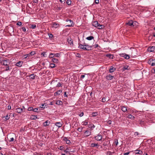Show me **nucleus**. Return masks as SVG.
I'll list each match as a JSON object with an SVG mask.
<instances>
[{
	"label": "nucleus",
	"mask_w": 155,
	"mask_h": 155,
	"mask_svg": "<svg viewBox=\"0 0 155 155\" xmlns=\"http://www.w3.org/2000/svg\"><path fill=\"white\" fill-rule=\"evenodd\" d=\"M92 25L93 26L95 27H101V28H98L99 29H102L103 28L102 27H104V26L102 25H101L100 24L98 23V22L97 21H95L92 22Z\"/></svg>",
	"instance_id": "1"
},
{
	"label": "nucleus",
	"mask_w": 155,
	"mask_h": 155,
	"mask_svg": "<svg viewBox=\"0 0 155 155\" xmlns=\"http://www.w3.org/2000/svg\"><path fill=\"white\" fill-rule=\"evenodd\" d=\"M16 111L18 113H21L23 111H25V109L24 106H23L21 107H19L16 109Z\"/></svg>",
	"instance_id": "2"
},
{
	"label": "nucleus",
	"mask_w": 155,
	"mask_h": 155,
	"mask_svg": "<svg viewBox=\"0 0 155 155\" xmlns=\"http://www.w3.org/2000/svg\"><path fill=\"white\" fill-rule=\"evenodd\" d=\"M1 63L4 65L8 66L10 64L8 60H3L1 62Z\"/></svg>",
	"instance_id": "3"
},
{
	"label": "nucleus",
	"mask_w": 155,
	"mask_h": 155,
	"mask_svg": "<svg viewBox=\"0 0 155 155\" xmlns=\"http://www.w3.org/2000/svg\"><path fill=\"white\" fill-rule=\"evenodd\" d=\"M148 64L152 66H155V59L153 58L150 59L148 62Z\"/></svg>",
	"instance_id": "4"
},
{
	"label": "nucleus",
	"mask_w": 155,
	"mask_h": 155,
	"mask_svg": "<svg viewBox=\"0 0 155 155\" xmlns=\"http://www.w3.org/2000/svg\"><path fill=\"white\" fill-rule=\"evenodd\" d=\"M137 23V22L136 21L133 22L132 20H130L126 24L131 26H134V24L136 25Z\"/></svg>",
	"instance_id": "5"
},
{
	"label": "nucleus",
	"mask_w": 155,
	"mask_h": 155,
	"mask_svg": "<svg viewBox=\"0 0 155 155\" xmlns=\"http://www.w3.org/2000/svg\"><path fill=\"white\" fill-rule=\"evenodd\" d=\"M102 135L100 134H98L97 136L94 137V138L96 140L100 141L102 140Z\"/></svg>",
	"instance_id": "6"
},
{
	"label": "nucleus",
	"mask_w": 155,
	"mask_h": 155,
	"mask_svg": "<svg viewBox=\"0 0 155 155\" xmlns=\"http://www.w3.org/2000/svg\"><path fill=\"white\" fill-rule=\"evenodd\" d=\"M78 48L83 50H86V48L85 47V43H84L83 45L80 43L78 44Z\"/></svg>",
	"instance_id": "7"
},
{
	"label": "nucleus",
	"mask_w": 155,
	"mask_h": 155,
	"mask_svg": "<svg viewBox=\"0 0 155 155\" xmlns=\"http://www.w3.org/2000/svg\"><path fill=\"white\" fill-rule=\"evenodd\" d=\"M147 50L148 51L150 52H154L155 51V46H153L149 47L147 49Z\"/></svg>",
	"instance_id": "8"
},
{
	"label": "nucleus",
	"mask_w": 155,
	"mask_h": 155,
	"mask_svg": "<svg viewBox=\"0 0 155 155\" xmlns=\"http://www.w3.org/2000/svg\"><path fill=\"white\" fill-rule=\"evenodd\" d=\"M134 153L135 155L139 154L141 155L143 153L140 150H134Z\"/></svg>",
	"instance_id": "9"
},
{
	"label": "nucleus",
	"mask_w": 155,
	"mask_h": 155,
	"mask_svg": "<svg viewBox=\"0 0 155 155\" xmlns=\"http://www.w3.org/2000/svg\"><path fill=\"white\" fill-rule=\"evenodd\" d=\"M114 77L113 76H112L111 74H109L107 75L106 77V78L107 80H112Z\"/></svg>",
	"instance_id": "10"
},
{
	"label": "nucleus",
	"mask_w": 155,
	"mask_h": 155,
	"mask_svg": "<svg viewBox=\"0 0 155 155\" xmlns=\"http://www.w3.org/2000/svg\"><path fill=\"white\" fill-rule=\"evenodd\" d=\"M91 134V132L89 130H86L84 132V137H87Z\"/></svg>",
	"instance_id": "11"
},
{
	"label": "nucleus",
	"mask_w": 155,
	"mask_h": 155,
	"mask_svg": "<svg viewBox=\"0 0 155 155\" xmlns=\"http://www.w3.org/2000/svg\"><path fill=\"white\" fill-rule=\"evenodd\" d=\"M63 140L66 142L67 144H70L71 143L70 141L68 139L67 137H64L63 138Z\"/></svg>",
	"instance_id": "12"
},
{
	"label": "nucleus",
	"mask_w": 155,
	"mask_h": 155,
	"mask_svg": "<svg viewBox=\"0 0 155 155\" xmlns=\"http://www.w3.org/2000/svg\"><path fill=\"white\" fill-rule=\"evenodd\" d=\"M50 123V121L48 120L43 123V125L44 127H46L49 125Z\"/></svg>",
	"instance_id": "13"
},
{
	"label": "nucleus",
	"mask_w": 155,
	"mask_h": 155,
	"mask_svg": "<svg viewBox=\"0 0 155 155\" xmlns=\"http://www.w3.org/2000/svg\"><path fill=\"white\" fill-rule=\"evenodd\" d=\"M121 56L124 57L127 59H128L130 58L129 56L126 54H122L121 55Z\"/></svg>",
	"instance_id": "14"
},
{
	"label": "nucleus",
	"mask_w": 155,
	"mask_h": 155,
	"mask_svg": "<svg viewBox=\"0 0 155 155\" xmlns=\"http://www.w3.org/2000/svg\"><path fill=\"white\" fill-rule=\"evenodd\" d=\"M52 27L54 28H58L59 26V25L56 22H54L52 24Z\"/></svg>",
	"instance_id": "15"
},
{
	"label": "nucleus",
	"mask_w": 155,
	"mask_h": 155,
	"mask_svg": "<svg viewBox=\"0 0 155 155\" xmlns=\"http://www.w3.org/2000/svg\"><path fill=\"white\" fill-rule=\"evenodd\" d=\"M23 64V62L22 61H19L17 62L15 65L18 67H21L22 66Z\"/></svg>",
	"instance_id": "16"
},
{
	"label": "nucleus",
	"mask_w": 155,
	"mask_h": 155,
	"mask_svg": "<svg viewBox=\"0 0 155 155\" xmlns=\"http://www.w3.org/2000/svg\"><path fill=\"white\" fill-rule=\"evenodd\" d=\"M88 127L89 128H90L91 130H93L95 127V126L94 124H91L88 125Z\"/></svg>",
	"instance_id": "17"
},
{
	"label": "nucleus",
	"mask_w": 155,
	"mask_h": 155,
	"mask_svg": "<svg viewBox=\"0 0 155 155\" xmlns=\"http://www.w3.org/2000/svg\"><path fill=\"white\" fill-rule=\"evenodd\" d=\"M85 47L86 49V50L87 51L91 50L92 48V46L87 44V45L86 44H85Z\"/></svg>",
	"instance_id": "18"
},
{
	"label": "nucleus",
	"mask_w": 155,
	"mask_h": 155,
	"mask_svg": "<svg viewBox=\"0 0 155 155\" xmlns=\"http://www.w3.org/2000/svg\"><path fill=\"white\" fill-rule=\"evenodd\" d=\"M121 110L123 112H125L127 110V108L124 106H122L121 107Z\"/></svg>",
	"instance_id": "19"
},
{
	"label": "nucleus",
	"mask_w": 155,
	"mask_h": 155,
	"mask_svg": "<svg viewBox=\"0 0 155 155\" xmlns=\"http://www.w3.org/2000/svg\"><path fill=\"white\" fill-rule=\"evenodd\" d=\"M55 125L58 127H60L62 126V124L60 122L56 123Z\"/></svg>",
	"instance_id": "20"
},
{
	"label": "nucleus",
	"mask_w": 155,
	"mask_h": 155,
	"mask_svg": "<svg viewBox=\"0 0 155 155\" xmlns=\"http://www.w3.org/2000/svg\"><path fill=\"white\" fill-rule=\"evenodd\" d=\"M115 70V68H114L112 66L110 67L109 69V72L110 73L113 72Z\"/></svg>",
	"instance_id": "21"
},
{
	"label": "nucleus",
	"mask_w": 155,
	"mask_h": 155,
	"mask_svg": "<svg viewBox=\"0 0 155 155\" xmlns=\"http://www.w3.org/2000/svg\"><path fill=\"white\" fill-rule=\"evenodd\" d=\"M62 92V90H58L54 93V95H59Z\"/></svg>",
	"instance_id": "22"
},
{
	"label": "nucleus",
	"mask_w": 155,
	"mask_h": 155,
	"mask_svg": "<svg viewBox=\"0 0 155 155\" xmlns=\"http://www.w3.org/2000/svg\"><path fill=\"white\" fill-rule=\"evenodd\" d=\"M52 61L54 63H58L59 62L58 59L56 58H53L52 59Z\"/></svg>",
	"instance_id": "23"
},
{
	"label": "nucleus",
	"mask_w": 155,
	"mask_h": 155,
	"mask_svg": "<svg viewBox=\"0 0 155 155\" xmlns=\"http://www.w3.org/2000/svg\"><path fill=\"white\" fill-rule=\"evenodd\" d=\"M106 56L111 59L113 58V55L110 54H107L106 55Z\"/></svg>",
	"instance_id": "24"
},
{
	"label": "nucleus",
	"mask_w": 155,
	"mask_h": 155,
	"mask_svg": "<svg viewBox=\"0 0 155 155\" xmlns=\"http://www.w3.org/2000/svg\"><path fill=\"white\" fill-rule=\"evenodd\" d=\"M128 118L130 119L134 120L135 118V117L131 114H129L128 116Z\"/></svg>",
	"instance_id": "25"
},
{
	"label": "nucleus",
	"mask_w": 155,
	"mask_h": 155,
	"mask_svg": "<svg viewBox=\"0 0 155 155\" xmlns=\"http://www.w3.org/2000/svg\"><path fill=\"white\" fill-rule=\"evenodd\" d=\"M56 104L59 105H61L62 104V102L61 101L58 100L57 101Z\"/></svg>",
	"instance_id": "26"
},
{
	"label": "nucleus",
	"mask_w": 155,
	"mask_h": 155,
	"mask_svg": "<svg viewBox=\"0 0 155 155\" xmlns=\"http://www.w3.org/2000/svg\"><path fill=\"white\" fill-rule=\"evenodd\" d=\"M94 38V37L92 36H90L86 38V39L88 40H91Z\"/></svg>",
	"instance_id": "27"
},
{
	"label": "nucleus",
	"mask_w": 155,
	"mask_h": 155,
	"mask_svg": "<svg viewBox=\"0 0 155 155\" xmlns=\"http://www.w3.org/2000/svg\"><path fill=\"white\" fill-rule=\"evenodd\" d=\"M50 67L51 68H54L55 67V65L54 63H51L50 64Z\"/></svg>",
	"instance_id": "28"
},
{
	"label": "nucleus",
	"mask_w": 155,
	"mask_h": 155,
	"mask_svg": "<svg viewBox=\"0 0 155 155\" xmlns=\"http://www.w3.org/2000/svg\"><path fill=\"white\" fill-rule=\"evenodd\" d=\"M97 146H99L98 143H92L91 144V146L92 147H94Z\"/></svg>",
	"instance_id": "29"
},
{
	"label": "nucleus",
	"mask_w": 155,
	"mask_h": 155,
	"mask_svg": "<svg viewBox=\"0 0 155 155\" xmlns=\"http://www.w3.org/2000/svg\"><path fill=\"white\" fill-rule=\"evenodd\" d=\"M29 77L32 79H34L35 78V75L34 74H32L30 75Z\"/></svg>",
	"instance_id": "30"
},
{
	"label": "nucleus",
	"mask_w": 155,
	"mask_h": 155,
	"mask_svg": "<svg viewBox=\"0 0 155 155\" xmlns=\"http://www.w3.org/2000/svg\"><path fill=\"white\" fill-rule=\"evenodd\" d=\"M82 125H83L86 126L88 122L86 120H85L82 122Z\"/></svg>",
	"instance_id": "31"
},
{
	"label": "nucleus",
	"mask_w": 155,
	"mask_h": 155,
	"mask_svg": "<svg viewBox=\"0 0 155 155\" xmlns=\"http://www.w3.org/2000/svg\"><path fill=\"white\" fill-rule=\"evenodd\" d=\"M55 57V55H54V54L53 53H51L49 55V57L50 58H52L54 57Z\"/></svg>",
	"instance_id": "32"
},
{
	"label": "nucleus",
	"mask_w": 155,
	"mask_h": 155,
	"mask_svg": "<svg viewBox=\"0 0 155 155\" xmlns=\"http://www.w3.org/2000/svg\"><path fill=\"white\" fill-rule=\"evenodd\" d=\"M66 3L68 5H70L71 4V0H67Z\"/></svg>",
	"instance_id": "33"
},
{
	"label": "nucleus",
	"mask_w": 155,
	"mask_h": 155,
	"mask_svg": "<svg viewBox=\"0 0 155 155\" xmlns=\"http://www.w3.org/2000/svg\"><path fill=\"white\" fill-rule=\"evenodd\" d=\"M29 54L30 56H31L35 54V51H32Z\"/></svg>",
	"instance_id": "34"
},
{
	"label": "nucleus",
	"mask_w": 155,
	"mask_h": 155,
	"mask_svg": "<svg viewBox=\"0 0 155 155\" xmlns=\"http://www.w3.org/2000/svg\"><path fill=\"white\" fill-rule=\"evenodd\" d=\"M30 28L32 29H35L36 27V25H30Z\"/></svg>",
	"instance_id": "35"
},
{
	"label": "nucleus",
	"mask_w": 155,
	"mask_h": 155,
	"mask_svg": "<svg viewBox=\"0 0 155 155\" xmlns=\"http://www.w3.org/2000/svg\"><path fill=\"white\" fill-rule=\"evenodd\" d=\"M28 111H33L34 108L32 107H29L28 109Z\"/></svg>",
	"instance_id": "36"
},
{
	"label": "nucleus",
	"mask_w": 155,
	"mask_h": 155,
	"mask_svg": "<svg viewBox=\"0 0 155 155\" xmlns=\"http://www.w3.org/2000/svg\"><path fill=\"white\" fill-rule=\"evenodd\" d=\"M55 57H59L61 55V54L60 53H57L55 54H54Z\"/></svg>",
	"instance_id": "37"
},
{
	"label": "nucleus",
	"mask_w": 155,
	"mask_h": 155,
	"mask_svg": "<svg viewBox=\"0 0 155 155\" xmlns=\"http://www.w3.org/2000/svg\"><path fill=\"white\" fill-rule=\"evenodd\" d=\"M68 41L70 45L73 44V41L71 39L69 40V39H68Z\"/></svg>",
	"instance_id": "38"
},
{
	"label": "nucleus",
	"mask_w": 155,
	"mask_h": 155,
	"mask_svg": "<svg viewBox=\"0 0 155 155\" xmlns=\"http://www.w3.org/2000/svg\"><path fill=\"white\" fill-rule=\"evenodd\" d=\"M62 83L59 82L58 84H57L56 87H62Z\"/></svg>",
	"instance_id": "39"
},
{
	"label": "nucleus",
	"mask_w": 155,
	"mask_h": 155,
	"mask_svg": "<svg viewBox=\"0 0 155 155\" xmlns=\"http://www.w3.org/2000/svg\"><path fill=\"white\" fill-rule=\"evenodd\" d=\"M24 57L25 58H26L28 57H30L29 54H27L24 55Z\"/></svg>",
	"instance_id": "40"
},
{
	"label": "nucleus",
	"mask_w": 155,
	"mask_h": 155,
	"mask_svg": "<svg viewBox=\"0 0 155 155\" xmlns=\"http://www.w3.org/2000/svg\"><path fill=\"white\" fill-rule=\"evenodd\" d=\"M48 35L49 36V37L50 38V39H52V38L53 37V35L51 34H49V33L48 34Z\"/></svg>",
	"instance_id": "41"
},
{
	"label": "nucleus",
	"mask_w": 155,
	"mask_h": 155,
	"mask_svg": "<svg viewBox=\"0 0 155 155\" xmlns=\"http://www.w3.org/2000/svg\"><path fill=\"white\" fill-rule=\"evenodd\" d=\"M5 120H7L9 119L10 117L9 116H8V115H7L5 117Z\"/></svg>",
	"instance_id": "42"
},
{
	"label": "nucleus",
	"mask_w": 155,
	"mask_h": 155,
	"mask_svg": "<svg viewBox=\"0 0 155 155\" xmlns=\"http://www.w3.org/2000/svg\"><path fill=\"white\" fill-rule=\"evenodd\" d=\"M74 25V23H71V25H66V26L68 27H72Z\"/></svg>",
	"instance_id": "43"
},
{
	"label": "nucleus",
	"mask_w": 155,
	"mask_h": 155,
	"mask_svg": "<svg viewBox=\"0 0 155 155\" xmlns=\"http://www.w3.org/2000/svg\"><path fill=\"white\" fill-rule=\"evenodd\" d=\"M16 24L17 25H18V26H21L22 25L21 22L20 21L18 22Z\"/></svg>",
	"instance_id": "44"
},
{
	"label": "nucleus",
	"mask_w": 155,
	"mask_h": 155,
	"mask_svg": "<svg viewBox=\"0 0 155 155\" xmlns=\"http://www.w3.org/2000/svg\"><path fill=\"white\" fill-rule=\"evenodd\" d=\"M38 108H34L33 111L35 112H38Z\"/></svg>",
	"instance_id": "45"
},
{
	"label": "nucleus",
	"mask_w": 155,
	"mask_h": 155,
	"mask_svg": "<svg viewBox=\"0 0 155 155\" xmlns=\"http://www.w3.org/2000/svg\"><path fill=\"white\" fill-rule=\"evenodd\" d=\"M41 54L44 57H46V54L45 52H42Z\"/></svg>",
	"instance_id": "46"
},
{
	"label": "nucleus",
	"mask_w": 155,
	"mask_h": 155,
	"mask_svg": "<svg viewBox=\"0 0 155 155\" xmlns=\"http://www.w3.org/2000/svg\"><path fill=\"white\" fill-rule=\"evenodd\" d=\"M14 138L13 137H12L10 138V140H9V142H13L14 140Z\"/></svg>",
	"instance_id": "47"
},
{
	"label": "nucleus",
	"mask_w": 155,
	"mask_h": 155,
	"mask_svg": "<svg viewBox=\"0 0 155 155\" xmlns=\"http://www.w3.org/2000/svg\"><path fill=\"white\" fill-rule=\"evenodd\" d=\"M83 127H81V128H79L78 129V130L80 132H81L82 131V130L83 129Z\"/></svg>",
	"instance_id": "48"
},
{
	"label": "nucleus",
	"mask_w": 155,
	"mask_h": 155,
	"mask_svg": "<svg viewBox=\"0 0 155 155\" xmlns=\"http://www.w3.org/2000/svg\"><path fill=\"white\" fill-rule=\"evenodd\" d=\"M128 66H125L123 67V70H128Z\"/></svg>",
	"instance_id": "49"
},
{
	"label": "nucleus",
	"mask_w": 155,
	"mask_h": 155,
	"mask_svg": "<svg viewBox=\"0 0 155 155\" xmlns=\"http://www.w3.org/2000/svg\"><path fill=\"white\" fill-rule=\"evenodd\" d=\"M92 114L93 116H96L97 115V113L96 112H94L92 113Z\"/></svg>",
	"instance_id": "50"
},
{
	"label": "nucleus",
	"mask_w": 155,
	"mask_h": 155,
	"mask_svg": "<svg viewBox=\"0 0 155 155\" xmlns=\"http://www.w3.org/2000/svg\"><path fill=\"white\" fill-rule=\"evenodd\" d=\"M69 151L71 152V150H69V149H67L64 150V152L65 153H67L68 152H69Z\"/></svg>",
	"instance_id": "51"
},
{
	"label": "nucleus",
	"mask_w": 155,
	"mask_h": 155,
	"mask_svg": "<svg viewBox=\"0 0 155 155\" xmlns=\"http://www.w3.org/2000/svg\"><path fill=\"white\" fill-rule=\"evenodd\" d=\"M107 155H112V153L110 151L107 152Z\"/></svg>",
	"instance_id": "52"
},
{
	"label": "nucleus",
	"mask_w": 155,
	"mask_h": 155,
	"mask_svg": "<svg viewBox=\"0 0 155 155\" xmlns=\"http://www.w3.org/2000/svg\"><path fill=\"white\" fill-rule=\"evenodd\" d=\"M76 56L78 58H80L81 57V54L79 53H77L76 55Z\"/></svg>",
	"instance_id": "53"
},
{
	"label": "nucleus",
	"mask_w": 155,
	"mask_h": 155,
	"mask_svg": "<svg viewBox=\"0 0 155 155\" xmlns=\"http://www.w3.org/2000/svg\"><path fill=\"white\" fill-rule=\"evenodd\" d=\"M84 114V113L83 112H82L81 113L79 114V116L81 117L83 116Z\"/></svg>",
	"instance_id": "54"
},
{
	"label": "nucleus",
	"mask_w": 155,
	"mask_h": 155,
	"mask_svg": "<svg viewBox=\"0 0 155 155\" xmlns=\"http://www.w3.org/2000/svg\"><path fill=\"white\" fill-rule=\"evenodd\" d=\"M61 8L60 6L58 7V6H57V10H61Z\"/></svg>",
	"instance_id": "55"
},
{
	"label": "nucleus",
	"mask_w": 155,
	"mask_h": 155,
	"mask_svg": "<svg viewBox=\"0 0 155 155\" xmlns=\"http://www.w3.org/2000/svg\"><path fill=\"white\" fill-rule=\"evenodd\" d=\"M61 3H65V0H60Z\"/></svg>",
	"instance_id": "56"
},
{
	"label": "nucleus",
	"mask_w": 155,
	"mask_h": 155,
	"mask_svg": "<svg viewBox=\"0 0 155 155\" xmlns=\"http://www.w3.org/2000/svg\"><path fill=\"white\" fill-rule=\"evenodd\" d=\"M22 30L23 31H26V28L25 27H23L22 28Z\"/></svg>",
	"instance_id": "57"
},
{
	"label": "nucleus",
	"mask_w": 155,
	"mask_h": 155,
	"mask_svg": "<svg viewBox=\"0 0 155 155\" xmlns=\"http://www.w3.org/2000/svg\"><path fill=\"white\" fill-rule=\"evenodd\" d=\"M102 101L103 102H104L106 101L105 98L104 97H103L102 99Z\"/></svg>",
	"instance_id": "58"
},
{
	"label": "nucleus",
	"mask_w": 155,
	"mask_h": 155,
	"mask_svg": "<svg viewBox=\"0 0 155 155\" xmlns=\"http://www.w3.org/2000/svg\"><path fill=\"white\" fill-rule=\"evenodd\" d=\"M139 134L138 132H136L134 133V135L136 136H137Z\"/></svg>",
	"instance_id": "59"
},
{
	"label": "nucleus",
	"mask_w": 155,
	"mask_h": 155,
	"mask_svg": "<svg viewBox=\"0 0 155 155\" xmlns=\"http://www.w3.org/2000/svg\"><path fill=\"white\" fill-rule=\"evenodd\" d=\"M10 70L9 67L8 66L6 68V69L5 70V71H7Z\"/></svg>",
	"instance_id": "60"
},
{
	"label": "nucleus",
	"mask_w": 155,
	"mask_h": 155,
	"mask_svg": "<svg viewBox=\"0 0 155 155\" xmlns=\"http://www.w3.org/2000/svg\"><path fill=\"white\" fill-rule=\"evenodd\" d=\"M115 144L116 146H117L118 144V143L117 140H116V141H115Z\"/></svg>",
	"instance_id": "61"
},
{
	"label": "nucleus",
	"mask_w": 155,
	"mask_h": 155,
	"mask_svg": "<svg viewBox=\"0 0 155 155\" xmlns=\"http://www.w3.org/2000/svg\"><path fill=\"white\" fill-rule=\"evenodd\" d=\"M95 2L96 4H98L99 3V0H95Z\"/></svg>",
	"instance_id": "62"
},
{
	"label": "nucleus",
	"mask_w": 155,
	"mask_h": 155,
	"mask_svg": "<svg viewBox=\"0 0 155 155\" xmlns=\"http://www.w3.org/2000/svg\"><path fill=\"white\" fill-rule=\"evenodd\" d=\"M85 77V75H81V79H83Z\"/></svg>",
	"instance_id": "63"
},
{
	"label": "nucleus",
	"mask_w": 155,
	"mask_h": 155,
	"mask_svg": "<svg viewBox=\"0 0 155 155\" xmlns=\"http://www.w3.org/2000/svg\"><path fill=\"white\" fill-rule=\"evenodd\" d=\"M63 148L64 147L63 146H61L59 148V149L61 150H62Z\"/></svg>",
	"instance_id": "64"
}]
</instances>
